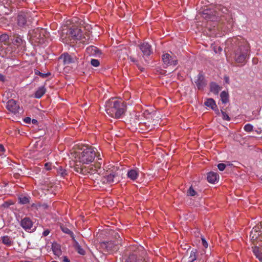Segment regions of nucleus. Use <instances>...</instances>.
Segmentation results:
<instances>
[{"mask_svg": "<svg viewBox=\"0 0 262 262\" xmlns=\"http://www.w3.org/2000/svg\"><path fill=\"white\" fill-rule=\"evenodd\" d=\"M225 45V50L231 52L236 63L246 64L250 53V46L247 40L241 36H235L229 38Z\"/></svg>", "mask_w": 262, "mask_h": 262, "instance_id": "1", "label": "nucleus"}, {"mask_svg": "<svg viewBox=\"0 0 262 262\" xmlns=\"http://www.w3.org/2000/svg\"><path fill=\"white\" fill-rule=\"evenodd\" d=\"M215 9V10L208 9L204 10L202 12V17L205 19L218 21L223 24L227 23L226 28L224 29V31H230L233 25L231 13L226 8L221 6L216 7Z\"/></svg>", "mask_w": 262, "mask_h": 262, "instance_id": "2", "label": "nucleus"}, {"mask_svg": "<svg viewBox=\"0 0 262 262\" xmlns=\"http://www.w3.org/2000/svg\"><path fill=\"white\" fill-rule=\"evenodd\" d=\"M126 107L123 101L112 98L106 102L105 111L111 117L119 118L125 113Z\"/></svg>", "mask_w": 262, "mask_h": 262, "instance_id": "3", "label": "nucleus"}, {"mask_svg": "<svg viewBox=\"0 0 262 262\" xmlns=\"http://www.w3.org/2000/svg\"><path fill=\"white\" fill-rule=\"evenodd\" d=\"M96 152L94 148L92 147H85L82 151L77 155V159L75 162V164H81V165H85L89 164L93 162L96 157Z\"/></svg>", "mask_w": 262, "mask_h": 262, "instance_id": "4", "label": "nucleus"}, {"mask_svg": "<svg viewBox=\"0 0 262 262\" xmlns=\"http://www.w3.org/2000/svg\"><path fill=\"white\" fill-rule=\"evenodd\" d=\"M63 39H66V43H74L77 41L81 42H85L89 39H86L82 34V32L80 29L78 28H74L69 29L67 33L66 36Z\"/></svg>", "mask_w": 262, "mask_h": 262, "instance_id": "5", "label": "nucleus"}, {"mask_svg": "<svg viewBox=\"0 0 262 262\" xmlns=\"http://www.w3.org/2000/svg\"><path fill=\"white\" fill-rule=\"evenodd\" d=\"M101 164L98 162L95 165L94 167L92 165L86 166L85 165H81V164H75V165L71 166L73 169V172L80 174L83 176H88L89 174L92 175L98 172V169H101Z\"/></svg>", "mask_w": 262, "mask_h": 262, "instance_id": "6", "label": "nucleus"}, {"mask_svg": "<svg viewBox=\"0 0 262 262\" xmlns=\"http://www.w3.org/2000/svg\"><path fill=\"white\" fill-rule=\"evenodd\" d=\"M33 17L30 12L27 11H20L17 13L16 23L21 28H25L31 25Z\"/></svg>", "mask_w": 262, "mask_h": 262, "instance_id": "7", "label": "nucleus"}, {"mask_svg": "<svg viewBox=\"0 0 262 262\" xmlns=\"http://www.w3.org/2000/svg\"><path fill=\"white\" fill-rule=\"evenodd\" d=\"M121 239L118 238L116 241L102 242L100 243V247L108 252L117 251L121 244Z\"/></svg>", "mask_w": 262, "mask_h": 262, "instance_id": "8", "label": "nucleus"}, {"mask_svg": "<svg viewBox=\"0 0 262 262\" xmlns=\"http://www.w3.org/2000/svg\"><path fill=\"white\" fill-rule=\"evenodd\" d=\"M119 181L118 175L115 171H111L106 173L102 179L104 183H113Z\"/></svg>", "mask_w": 262, "mask_h": 262, "instance_id": "9", "label": "nucleus"}, {"mask_svg": "<svg viewBox=\"0 0 262 262\" xmlns=\"http://www.w3.org/2000/svg\"><path fill=\"white\" fill-rule=\"evenodd\" d=\"M138 47L142 52L143 54V57L144 58L148 57L152 53V49L151 46L148 42H143L138 45Z\"/></svg>", "mask_w": 262, "mask_h": 262, "instance_id": "10", "label": "nucleus"}, {"mask_svg": "<svg viewBox=\"0 0 262 262\" xmlns=\"http://www.w3.org/2000/svg\"><path fill=\"white\" fill-rule=\"evenodd\" d=\"M164 63V68L169 66H176L178 64V60L176 57H172L168 53L164 54L162 57Z\"/></svg>", "mask_w": 262, "mask_h": 262, "instance_id": "11", "label": "nucleus"}, {"mask_svg": "<svg viewBox=\"0 0 262 262\" xmlns=\"http://www.w3.org/2000/svg\"><path fill=\"white\" fill-rule=\"evenodd\" d=\"M20 225L24 230L28 232H31L35 229V228H33V223L32 221L28 217H25L21 220Z\"/></svg>", "mask_w": 262, "mask_h": 262, "instance_id": "12", "label": "nucleus"}, {"mask_svg": "<svg viewBox=\"0 0 262 262\" xmlns=\"http://www.w3.org/2000/svg\"><path fill=\"white\" fill-rule=\"evenodd\" d=\"M6 108L12 113L16 114L18 113L19 105L15 100L10 99L7 103Z\"/></svg>", "mask_w": 262, "mask_h": 262, "instance_id": "13", "label": "nucleus"}, {"mask_svg": "<svg viewBox=\"0 0 262 262\" xmlns=\"http://www.w3.org/2000/svg\"><path fill=\"white\" fill-rule=\"evenodd\" d=\"M196 85L199 90H202L206 86V83L204 75L202 73H200L197 77V79L195 81Z\"/></svg>", "mask_w": 262, "mask_h": 262, "instance_id": "14", "label": "nucleus"}, {"mask_svg": "<svg viewBox=\"0 0 262 262\" xmlns=\"http://www.w3.org/2000/svg\"><path fill=\"white\" fill-rule=\"evenodd\" d=\"M86 53L89 56H99L101 54V51L96 47L91 46L86 49Z\"/></svg>", "mask_w": 262, "mask_h": 262, "instance_id": "15", "label": "nucleus"}, {"mask_svg": "<svg viewBox=\"0 0 262 262\" xmlns=\"http://www.w3.org/2000/svg\"><path fill=\"white\" fill-rule=\"evenodd\" d=\"M125 262H146L145 259L136 253H132L125 259Z\"/></svg>", "mask_w": 262, "mask_h": 262, "instance_id": "16", "label": "nucleus"}, {"mask_svg": "<svg viewBox=\"0 0 262 262\" xmlns=\"http://www.w3.org/2000/svg\"><path fill=\"white\" fill-rule=\"evenodd\" d=\"M59 59L62 60L64 64H69L74 62L75 58L72 56L68 53H64L60 56Z\"/></svg>", "mask_w": 262, "mask_h": 262, "instance_id": "17", "label": "nucleus"}, {"mask_svg": "<svg viewBox=\"0 0 262 262\" xmlns=\"http://www.w3.org/2000/svg\"><path fill=\"white\" fill-rule=\"evenodd\" d=\"M34 31L35 34L34 37L38 39L39 41H43L44 37H46L45 34L46 31L42 28H37L35 29Z\"/></svg>", "mask_w": 262, "mask_h": 262, "instance_id": "18", "label": "nucleus"}, {"mask_svg": "<svg viewBox=\"0 0 262 262\" xmlns=\"http://www.w3.org/2000/svg\"><path fill=\"white\" fill-rule=\"evenodd\" d=\"M0 241H1L4 245H6L7 247H11L14 244V242L12 238L11 237L9 236L8 235H5L2 236L1 237Z\"/></svg>", "mask_w": 262, "mask_h": 262, "instance_id": "19", "label": "nucleus"}, {"mask_svg": "<svg viewBox=\"0 0 262 262\" xmlns=\"http://www.w3.org/2000/svg\"><path fill=\"white\" fill-rule=\"evenodd\" d=\"M219 178V174L216 172H209L207 174V180L209 183H214Z\"/></svg>", "mask_w": 262, "mask_h": 262, "instance_id": "20", "label": "nucleus"}, {"mask_svg": "<svg viewBox=\"0 0 262 262\" xmlns=\"http://www.w3.org/2000/svg\"><path fill=\"white\" fill-rule=\"evenodd\" d=\"M127 177L132 180H135L139 176V170L137 169H130L127 173Z\"/></svg>", "mask_w": 262, "mask_h": 262, "instance_id": "21", "label": "nucleus"}, {"mask_svg": "<svg viewBox=\"0 0 262 262\" xmlns=\"http://www.w3.org/2000/svg\"><path fill=\"white\" fill-rule=\"evenodd\" d=\"M262 249L260 248L255 246L252 247V251L257 258L262 262Z\"/></svg>", "mask_w": 262, "mask_h": 262, "instance_id": "22", "label": "nucleus"}, {"mask_svg": "<svg viewBox=\"0 0 262 262\" xmlns=\"http://www.w3.org/2000/svg\"><path fill=\"white\" fill-rule=\"evenodd\" d=\"M221 90L220 87L217 84L214 82H211L210 83V91L215 95H217L219 91Z\"/></svg>", "mask_w": 262, "mask_h": 262, "instance_id": "23", "label": "nucleus"}, {"mask_svg": "<svg viewBox=\"0 0 262 262\" xmlns=\"http://www.w3.org/2000/svg\"><path fill=\"white\" fill-rule=\"evenodd\" d=\"M52 249L55 255L59 256L61 254L60 246L56 243H54L52 244Z\"/></svg>", "mask_w": 262, "mask_h": 262, "instance_id": "24", "label": "nucleus"}, {"mask_svg": "<svg viewBox=\"0 0 262 262\" xmlns=\"http://www.w3.org/2000/svg\"><path fill=\"white\" fill-rule=\"evenodd\" d=\"M46 92V89H45V86H40L38 88L37 91L35 92L34 94V97L36 98H40L45 94Z\"/></svg>", "mask_w": 262, "mask_h": 262, "instance_id": "25", "label": "nucleus"}, {"mask_svg": "<svg viewBox=\"0 0 262 262\" xmlns=\"http://www.w3.org/2000/svg\"><path fill=\"white\" fill-rule=\"evenodd\" d=\"M204 104L207 107H211L212 110L214 109V107H216L215 102L212 98L207 99L206 101L204 102Z\"/></svg>", "mask_w": 262, "mask_h": 262, "instance_id": "26", "label": "nucleus"}, {"mask_svg": "<svg viewBox=\"0 0 262 262\" xmlns=\"http://www.w3.org/2000/svg\"><path fill=\"white\" fill-rule=\"evenodd\" d=\"M221 99L223 103H227L229 102V94L227 92L224 91L220 94Z\"/></svg>", "mask_w": 262, "mask_h": 262, "instance_id": "27", "label": "nucleus"}, {"mask_svg": "<svg viewBox=\"0 0 262 262\" xmlns=\"http://www.w3.org/2000/svg\"><path fill=\"white\" fill-rule=\"evenodd\" d=\"M198 253V250L195 249H192L191 252L189 257L188 262H193L197 258L196 254Z\"/></svg>", "mask_w": 262, "mask_h": 262, "instance_id": "28", "label": "nucleus"}, {"mask_svg": "<svg viewBox=\"0 0 262 262\" xmlns=\"http://www.w3.org/2000/svg\"><path fill=\"white\" fill-rule=\"evenodd\" d=\"M262 226V223L261 222L259 225H258L254 228H253L251 232L250 236H252V238H253L254 237V236L256 237V234L254 233L258 232L259 231L260 232H262V229H261V227Z\"/></svg>", "mask_w": 262, "mask_h": 262, "instance_id": "29", "label": "nucleus"}, {"mask_svg": "<svg viewBox=\"0 0 262 262\" xmlns=\"http://www.w3.org/2000/svg\"><path fill=\"white\" fill-rule=\"evenodd\" d=\"M9 36L7 34H3L0 36V42L6 45L9 43Z\"/></svg>", "mask_w": 262, "mask_h": 262, "instance_id": "30", "label": "nucleus"}, {"mask_svg": "<svg viewBox=\"0 0 262 262\" xmlns=\"http://www.w3.org/2000/svg\"><path fill=\"white\" fill-rule=\"evenodd\" d=\"M23 42L24 40L20 37V36H14V38L12 41L13 44L17 46V47L21 46L23 43Z\"/></svg>", "mask_w": 262, "mask_h": 262, "instance_id": "31", "label": "nucleus"}, {"mask_svg": "<svg viewBox=\"0 0 262 262\" xmlns=\"http://www.w3.org/2000/svg\"><path fill=\"white\" fill-rule=\"evenodd\" d=\"M60 228L64 233L69 234L73 239H74V233L68 228L63 225H61L60 226Z\"/></svg>", "mask_w": 262, "mask_h": 262, "instance_id": "32", "label": "nucleus"}, {"mask_svg": "<svg viewBox=\"0 0 262 262\" xmlns=\"http://www.w3.org/2000/svg\"><path fill=\"white\" fill-rule=\"evenodd\" d=\"M73 240L75 242V248L77 252L81 255H84L85 251L81 248L78 243L76 242L75 239Z\"/></svg>", "mask_w": 262, "mask_h": 262, "instance_id": "33", "label": "nucleus"}, {"mask_svg": "<svg viewBox=\"0 0 262 262\" xmlns=\"http://www.w3.org/2000/svg\"><path fill=\"white\" fill-rule=\"evenodd\" d=\"M19 203L21 204H27L29 203V197L26 196H21L19 197Z\"/></svg>", "mask_w": 262, "mask_h": 262, "instance_id": "34", "label": "nucleus"}, {"mask_svg": "<svg viewBox=\"0 0 262 262\" xmlns=\"http://www.w3.org/2000/svg\"><path fill=\"white\" fill-rule=\"evenodd\" d=\"M57 174L60 175L61 177L64 178L67 175V170L63 169L61 166L57 169Z\"/></svg>", "mask_w": 262, "mask_h": 262, "instance_id": "35", "label": "nucleus"}, {"mask_svg": "<svg viewBox=\"0 0 262 262\" xmlns=\"http://www.w3.org/2000/svg\"><path fill=\"white\" fill-rule=\"evenodd\" d=\"M34 73L35 75H39L42 78H46V77H48L49 76L51 75V73H50V72H48L46 74H43V73H41L37 70H35Z\"/></svg>", "mask_w": 262, "mask_h": 262, "instance_id": "36", "label": "nucleus"}, {"mask_svg": "<svg viewBox=\"0 0 262 262\" xmlns=\"http://www.w3.org/2000/svg\"><path fill=\"white\" fill-rule=\"evenodd\" d=\"M196 194V192L194 190L192 186H190L187 191V195L189 196H194Z\"/></svg>", "mask_w": 262, "mask_h": 262, "instance_id": "37", "label": "nucleus"}, {"mask_svg": "<svg viewBox=\"0 0 262 262\" xmlns=\"http://www.w3.org/2000/svg\"><path fill=\"white\" fill-rule=\"evenodd\" d=\"M244 129L247 132H251L253 130V126L251 124H247L245 125Z\"/></svg>", "mask_w": 262, "mask_h": 262, "instance_id": "38", "label": "nucleus"}, {"mask_svg": "<svg viewBox=\"0 0 262 262\" xmlns=\"http://www.w3.org/2000/svg\"><path fill=\"white\" fill-rule=\"evenodd\" d=\"M221 113L222 114V118L223 120H226L228 121H230V120H231L230 118L229 117L228 115L225 112L223 111V110H221Z\"/></svg>", "mask_w": 262, "mask_h": 262, "instance_id": "39", "label": "nucleus"}, {"mask_svg": "<svg viewBox=\"0 0 262 262\" xmlns=\"http://www.w3.org/2000/svg\"><path fill=\"white\" fill-rule=\"evenodd\" d=\"M91 63L94 67H98L100 64V62L98 59H92Z\"/></svg>", "mask_w": 262, "mask_h": 262, "instance_id": "40", "label": "nucleus"}, {"mask_svg": "<svg viewBox=\"0 0 262 262\" xmlns=\"http://www.w3.org/2000/svg\"><path fill=\"white\" fill-rule=\"evenodd\" d=\"M226 167V164L224 163H220L217 165V167L220 171H223Z\"/></svg>", "mask_w": 262, "mask_h": 262, "instance_id": "41", "label": "nucleus"}, {"mask_svg": "<svg viewBox=\"0 0 262 262\" xmlns=\"http://www.w3.org/2000/svg\"><path fill=\"white\" fill-rule=\"evenodd\" d=\"M50 230L49 229H46L45 230L43 233H42V235L44 236H46L47 235H49V234L50 233Z\"/></svg>", "mask_w": 262, "mask_h": 262, "instance_id": "42", "label": "nucleus"}, {"mask_svg": "<svg viewBox=\"0 0 262 262\" xmlns=\"http://www.w3.org/2000/svg\"><path fill=\"white\" fill-rule=\"evenodd\" d=\"M24 121L26 123H30L31 121V119L30 117H26L24 119Z\"/></svg>", "mask_w": 262, "mask_h": 262, "instance_id": "43", "label": "nucleus"}, {"mask_svg": "<svg viewBox=\"0 0 262 262\" xmlns=\"http://www.w3.org/2000/svg\"><path fill=\"white\" fill-rule=\"evenodd\" d=\"M5 80H6L5 76L3 74H0V81L4 82Z\"/></svg>", "mask_w": 262, "mask_h": 262, "instance_id": "44", "label": "nucleus"}, {"mask_svg": "<svg viewBox=\"0 0 262 262\" xmlns=\"http://www.w3.org/2000/svg\"><path fill=\"white\" fill-rule=\"evenodd\" d=\"M202 244H203V245L205 247V248H207L208 247V244H207V242L205 240V239L204 238H202Z\"/></svg>", "mask_w": 262, "mask_h": 262, "instance_id": "45", "label": "nucleus"}, {"mask_svg": "<svg viewBox=\"0 0 262 262\" xmlns=\"http://www.w3.org/2000/svg\"><path fill=\"white\" fill-rule=\"evenodd\" d=\"M5 151L4 147L3 145L0 144V154H2Z\"/></svg>", "mask_w": 262, "mask_h": 262, "instance_id": "46", "label": "nucleus"}, {"mask_svg": "<svg viewBox=\"0 0 262 262\" xmlns=\"http://www.w3.org/2000/svg\"><path fill=\"white\" fill-rule=\"evenodd\" d=\"M212 110L214 111V112H215L216 114H217V115H219L220 114V111L217 108V107H214V109H212Z\"/></svg>", "mask_w": 262, "mask_h": 262, "instance_id": "47", "label": "nucleus"}, {"mask_svg": "<svg viewBox=\"0 0 262 262\" xmlns=\"http://www.w3.org/2000/svg\"><path fill=\"white\" fill-rule=\"evenodd\" d=\"M45 167L47 170L51 169L50 165L49 163H46L45 165Z\"/></svg>", "mask_w": 262, "mask_h": 262, "instance_id": "48", "label": "nucleus"}, {"mask_svg": "<svg viewBox=\"0 0 262 262\" xmlns=\"http://www.w3.org/2000/svg\"><path fill=\"white\" fill-rule=\"evenodd\" d=\"M129 59L131 61L133 62H137V60L134 58L132 56H129Z\"/></svg>", "mask_w": 262, "mask_h": 262, "instance_id": "49", "label": "nucleus"}, {"mask_svg": "<svg viewBox=\"0 0 262 262\" xmlns=\"http://www.w3.org/2000/svg\"><path fill=\"white\" fill-rule=\"evenodd\" d=\"M137 67H138V69H139L141 72L144 71V68L142 67L141 66H140V65H139V64H137Z\"/></svg>", "mask_w": 262, "mask_h": 262, "instance_id": "50", "label": "nucleus"}, {"mask_svg": "<svg viewBox=\"0 0 262 262\" xmlns=\"http://www.w3.org/2000/svg\"><path fill=\"white\" fill-rule=\"evenodd\" d=\"M63 261V262H70V260L67 256H64Z\"/></svg>", "mask_w": 262, "mask_h": 262, "instance_id": "51", "label": "nucleus"}, {"mask_svg": "<svg viewBox=\"0 0 262 262\" xmlns=\"http://www.w3.org/2000/svg\"><path fill=\"white\" fill-rule=\"evenodd\" d=\"M31 122H32V123L33 124H37V123L38 122H37V120H36V119H32V120H31Z\"/></svg>", "mask_w": 262, "mask_h": 262, "instance_id": "52", "label": "nucleus"}, {"mask_svg": "<svg viewBox=\"0 0 262 262\" xmlns=\"http://www.w3.org/2000/svg\"><path fill=\"white\" fill-rule=\"evenodd\" d=\"M97 158H98V160H101V159L100 158H99V156H98L97 157Z\"/></svg>", "mask_w": 262, "mask_h": 262, "instance_id": "53", "label": "nucleus"}, {"mask_svg": "<svg viewBox=\"0 0 262 262\" xmlns=\"http://www.w3.org/2000/svg\"><path fill=\"white\" fill-rule=\"evenodd\" d=\"M256 132H257V134H259V131H258V132H257V131H256Z\"/></svg>", "mask_w": 262, "mask_h": 262, "instance_id": "54", "label": "nucleus"}, {"mask_svg": "<svg viewBox=\"0 0 262 262\" xmlns=\"http://www.w3.org/2000/svg\"><path fill=\"white\" fill-rule=\"evenodd\" d=\"M256 132H257V134H259V131H258V132H257V131H256Z\"/></svg>", "mask_w": 262, "mask_h": 262, "instance_id": "55", "label": "nucleus"}, {"mask_svg": "<svg viewBox=\"0 0 262 262\" xmlns=\"http://www.w3.org/2000/svg\"><path fill=\"white\" fill-rule=\"evenodd\" d=\"M117 236H118L119 238H120V236H119V235H117Z\"/></svg>", "mask_w": 262, "mask_h": 262, "instance_id": "56", "label": "nucleus"}, {"mask_svg": "<svg viewBox=\"0 0 262 262\" xmlns=\"http://www.w3.org/2000/svg\"><path fill=\"white\" fill-rule=\"evenodd\" d=\"M117 236H118L119 238H120V236H119V235H117Z\"/></svg>", "mask_w": 262, "mask_h": 262, "instance_id": "57", "label": "nucleus"}, {"mask_svg": "<svg viewBox=\"0 0 262 262\" xmlns=\"http://www.w3.org/2000/svg\"><path fill=\"white\" fill-rule=\"evenodd\" d=\"M261 180H262V179H261Z\"/></svg>", "mask_w": 262, "mask_h": 262, "instance_id": "58", "label": "nucleus"}]
</instances>
